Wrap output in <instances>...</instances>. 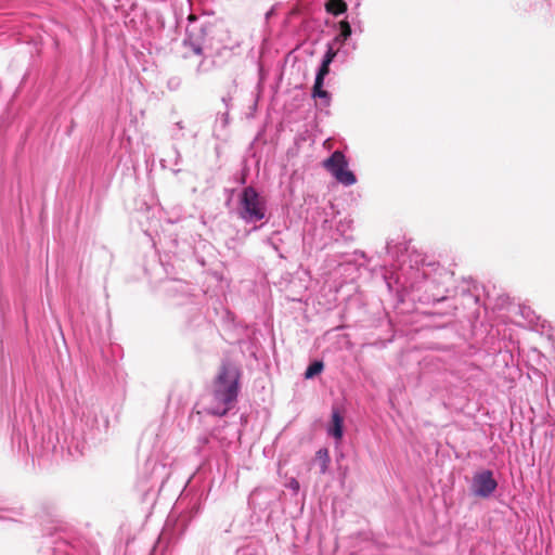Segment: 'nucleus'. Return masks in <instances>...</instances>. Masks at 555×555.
<instances>
[{"label": "nucleus", "instance_id": "0eeeda50", "mask_svg": "<svg viewBox=\"0 0 555 555\" xmlns=\"http://www.w3.org/2000/svg\"><path fill=\"white\" fill-rule=\"evenodd\" d=\"M457 294L463 298H470L475 306H479V285L472 278L463 279V284L457 288Z\"/></svg>", "mask_w": 555, "mask_h": 555}, {"label": "nucleus", "instance_id": "7ed1b4c3", "mask_svg": "<svg viewBox=\"0 0 555 555\" xmlns=\"http://www.w3.org/2000/svg\"><path fill=\"white\" fill-rule=\"evenodd\" d=\"M511 313L514 318L519 317L521 319V321H515L519 325L528 326L531 330L547 336L552 335V326L550 322L538 315L535 311L531 309V307L526 305H517L512 308Z\"/></svg>", "mask_w": 555, "mask_h": 555}, {"label": "nucleus", "instance_id": "423d86ee", "mask_svg": "<svg viewBox=\"0 0 555 555\" xmlns=\"http://www.w3.org/2000/svg\"><path fill=\"white\" fill-rule=\"evenodd\" d=\"M216 436L202 435L197 438V444L194 447V453L203 460H208L215 453Z\"/></svg>", "mask_w": 555, "mask_h": 555}, {"label": "nucleus", "instance_id": "39448f33", "mask_svg": "<svg viewBox=\"0 0 555 555\" xmlns=\"http://www.w3.org/2000/svg\"><path fill=\"white\" fill-rule=\"evenodd\" d=\"M498 481L490 469L476 473L473 477V493L480 498H489L496 489Z\"/></svg>", "mask_w": 555, "mask_h": 555}, {"label": "nucleus", "instance_id": "f03ea898", "mask_svg": "<svg viewBox=\"0 0 555 555\" xmlns=\"http://www.w3.org/2000/svg\"><path fill=\"white\" fill-rule=\"evenodd\" d=\"M240 214L247 222H257L264 218V203L251 186L245 188L242 193Z\"/></svg>", "mask_w": 555, "mask_h": 555}, {"label": "nucleus", "instance_id": "4be33fe9", "mask_svg": "<svg viewBox=\"0 0 555 555\" xmlns=\"http://www.w3.org/2000/svg\"><path fill=\"white\" fill-rule=\"evenodd\" d=\"M444 299H446V296H443V297L439 298V299H438V301H442V300H444Z\"/></svg>", "mask_w": 555, "mask_h": 555}, {"label": "nucleus", "instance_id": "2eb2a0df", "mask_svg": "<svg viewBox=\"0 0 555 555\" xmlns=\"http://www.w3.org/2000/svg\"><path fill=\"white\" fill-rule=\"evenodd\" d=\"M211 275L212 278L220 282V283H223L224 282V285H221V289L224 291L225 288L229 287V282L227 280H224L223 275L221 273H219L218 271H214L211 272Z\"/></svg>", "mask_w": 555, "mask_h": 555}, {"label": "nucleus", "instance_id": "9d476101", "mask_svg": "<svg viewBox=\"0 0 555 555\" xmlns=\"http://www.w3.org/2000/svg\"><path fill=\"white\" fill-rule=\"evenodd\" d=\"M325 9L328 13L339 15L347 10V4L344 0H328L325 4Z\"/></svg>", "mask_w": 555, "mask_h": 555}, {"label": "nucleus", "instance_id": "dca6fc26", "mask_svg": "<svg viewBox=\"0 0 555 555\" xmlns=\"http://www.w3.org/2000/svg\"><path fill=\"white\" fill-rule=\"evenodd\" d=\"M261 491L259 489H255L250 495H249V499H248V503L250 506H256V499L258 495H260Z\"/></svg>", "mask_w": 555, "mask_h": 555}, {"label": "nucleus", "instance_id": "a211bd4d", "mask_svg": "<svg viewBox=\"0 0 555 555\" xmlns=\"http://www.w3.org/2000/svg\"><path fill=\"white\" fill-rule=\"evenodd\" d=\"M335 55H336V52H335V51H333V49H330V50L326 52V54H325V56H324V60H328V64H331V63H332V61H333V59L335 57Z\"/></svg>", "mask_w": 555, "mask_h": 555}, {"label": "nucleus", "instance_id": "6ab92c4d", "mask_svg": "<svg viewBox=\"0 0 555 555\" xmlns=\"http://www.w3.org/2000/svg\"><path fill=\"white\" fill-rule=\"evenodd\" d=\"M195 256H196V260L197 262L201 264V266H206L207 264V261L205 260L204 257H202L199 255V251L198 250H195Z\"/></svg>", "mask_w": 555, "mask_h": 555}, {"label": "nucleus", "instance_id": "20e7f679", "mask_svg": "<svg viewBox=\"0 0 555 555\" xmlns=\"http://www.w3.org/2000/svg\"><path fill=\"white\" fill-rule=\"evenodd\" d=\"M323 167L343 185L349 186L357 182L354 173L348 169V162L340 151H335L325 159Z\"/></svg>", "mask_w": 555, "mask_h": 555}, {"label": "nucleus", "instance_id": "412c9836", "mask_svg": "<svg viewBox=\"0 0 555 555\" xmlns=\"http://www.w3.org/2000/svg\"><path fill=\"white\" fill-rule=\"evenodd\" d=\"M193 51H194V53H196V54H202V48H201L199 46H194V47H193Z\"/></svg>", "mask_w": 555, "mask_h": 555}, {"label": "nucleus", "instance_id": "9b49d317", "mask_svg": "<svg viewBox=\"0 0 555 555\" xmlns=\"http://www.w3.org/2000/svg\"><path fill=\"white\" fill-rule=\"evenodd\" d=\"M315 457L320 463V473L325 474L327 472L328 464L331 462L328 450L325 448L318 450Z\"/></svg>", "mask_w": 555, "mask_h": 555}, {"label": "nucleus", "instance_id": "4468645a", "mask_svg": "<svg viewBox=\"0 0 555 555\" xmlns=\"http://www.w3.org/2000/svg\"><path fill=\"white\" fill-rule=\"evenodd\" d=\"M339 27L340 34L338 38H341L345 41L351 36V26L347 21H341L339 23Z\"/></svg>", "mask_w": 555, "mask_h": 555}, {"label": "nucleus", "instance_id": "6e6552de", "mask_svg": "<svg viewBox=\"0 0 555 555\" xmlns=\"http://www.w3.org/2000/svg\"><path fill=\"white\" fill-rule=\"evenodd\" d=\"M328 72H330L328 60H323V62L319 68V72L317 74L313 90H312V95L314 98H325V99L328 98V92L323 89V81H324L325 76L328 74Z\"/></svg>", "mask_w": 555, "mask_h": 555}, {"label": "nucleus", "instance_id": "f3484780", "mask_svg": "<svg viewBox=\"0 0 555 555\" xmlns=\"http://www.w3.org/2000/svg\"><path fill=\"white\" fill-rule=\"evenodd\" d=\"M287 487L294 492H297L299 490V482L295 478H292Z\"/></svg>", "mask_w": 555, "mask_h": 555}, {"label": "nucleus", "instance_id": "aec40b11", "mask_svg": "<svg viewBox=\"0 0 555 555\" xmlns=\"http://www.w3.org/2000/svg\"><path fill=\"white\" fill-rule=\"evenodd\" d=\"M463 299H464L463 305H464L465 307H467V308H473V307H475V305L473 304V301H472V299H470V298H463ZM477 307H478V306H476V308H477Z\"/></svg>", "mask_w": 555, "mask_h": 555}, {"label": "nucleus", "instance_id": "1a4fd4ad", "mask_svg": "<svg viewBox=\"0 0 555 555\" xmlns=\"http://www.w3.org/2000/svg\"><path fill=\"white\" fill-rule=\"evenodd\" d=\"M327 435L334 437L337 441H340L344 435V417L340 415L337 409L332 411V423L328 425Z\"/></svg>", "mask_w": 555, "mask_h": 555}, {"label": "nucleus", "instance_id": "f257e3e1", "mask_svg": "<svg viewBox=\"0 0 555 555\" xmlns=\"http://www.w3.org/2000/svg\"><path fill=\"white\" fill-rule=\"evenodd\" d=\"M238 395V373L227 365L221 367L211 395V402L204 410L207 414L224 416L236 402Z\"/></svg>", "mask_w": 555, "mask_h": 555}, {"label": "nucleus", "instance_id": "ddd939ff", "mask_svg": "<svg viewBox=\"0 0 555 555\" xmlns=\"http://www.w3.org/2000/svg\"><path fill=\"white\" fill-rule=\"evenodd\" d=\"M323 367H324V365H323L322 361H313L307 367V370L305 372V377L307 379L313 378L314 376H317L318 374H320L323 371Z\"/></svg>", "mask_w": 555, "mask_h": 555}, {"label": "nucleus", "instance_id": "f8f14e48", "mask_svg": "<svg viewBox=\"0 0 555 555\" xmlns=\"http://www.w3.org/2000/svg\"><path fill=\"white\" fill-rule=\"evenodd\" d=\"M22 507L0 506V519L15 520L17 516L23 514Z\"/></svg>", "mask_w": 555, "mask_h": 555}]
</instances>
